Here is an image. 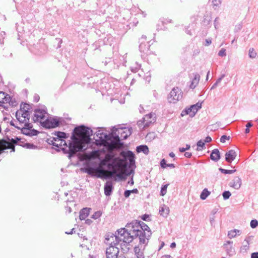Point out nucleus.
I'll return each mask as SVG.
<instances>
[{
    "label": "nucleus",
    "mask_w": 258,
    "mask_h": 258,
    "mask_svg": "<svg viewBox=\"0 0 258 258\" xmlns=\"http://www.w3.org/2000/svg\"><path fill=\"white\" fill-rule=\"evenodd\" d=\"M9 142L6 141L5 139H0V146H5L6 147L9 144Z\"/></svg>",
    "instance_id": "57"
},
{
    "label": "nucleus",
    "mask_w": 258,
    "mask_h": 258,
    "mask_svg": "<svg viewBox=\"0 0 258 258\" xmlns=\"http://www.w3.org/2000/svg\"><path fill=\"white\" fill-rule=\"evenodd\" d=\"M134 251L138 258H141L143 255V253L141 251V249L139 246H136L134 247Z\"/></svg>",
    "instance_id": "37"
},
{
    "label": "nucleus",
    "mask_w": 258,
    "mask_h": 258,
    "mask_svg": "<svg viewBox=\"0 0 258 258\" xmlns=\"http://www.w3.org/2000/svg\"><path fill=\"white\" fill-rule=\"evenodd\" d=\"M94 163L91 165H87L82 170L88 174L93 176L92 171H94L96 172V176L97 178H102L103 175L104 174V170L100 167L93 166Z\"/></svg>",
    "instance_id": "11"
},
{
    "label": "nucleus",
    "mask_w": 258,
    "mask_h": 258,
    "mask_svg": "<svg viewBox=\"0 0 258 258\" xmlns=\"http://www.w3.org/2000/svg\"><path fill=\"white\" fill-rule=\"evenodd\" d=\"M251 258H258V252H254L251 254Z\"/></svg>",
    "instance_id": "64"
},
{
    "label": "nucleus",
    "mask_w": 258,
    "mask_h": 258,
    "mask_svg": "<svg viewBox=\"0 0 258 258\" xmlns=\"http://www.w3.org/2000/svg\"><path fill=\"white\" fill-rule=\"evenodd\" d=\"M205 143L204 142H203L202 140L199 141L197 144V146H198L197 150H198V151L202 150V149H200L199 148L201 147V148H203V147L205 146Z\"/></svg>",
    "instance_id": "49"
},
{
    "label": "nucleus",
    "mask_w": 258,
    "mask_h": 258,
    "mask_svg": "<svg viewBox=\"0 0 258 258\" xmlns=\"http://www.w3.org/2000/svg\"><path fill=\"white\" fill-rule=\"evenodd\" d=\"M131 194L130 190H125L124 192V196L125 198H127Z\"/></svg>",
    "instance_id": "60"
},
{
    "label": "nucleus",
    "mask_w": 258,
    "mask_h": 258,
    "mask_svg": "<svg viewBox=\"0 0 258 258\" xmlns=\"http://www.w3.org/2000/svg\"><path fill=\"white\" fill-rule=\"evenodd\" d=\"M210 192L207 188H204L200 195V198L202 200L206 199V198L210 195Z\"/></svg>",
    "instance_id": "31"
},
{
    "label": "nucleus",
    "mask_w": 258,
    "mask_h": 258,
    "mask_svg": "<svg viewBox=\"0 0 258 258\" xmlns=\"http://www.w3.org/2000/svg\"><path fill=\"white\" fill-rule=\"evenodd\" d=\"M230 139V136H227L226 135H223L221 136V137L220 138V142L221 143H224V142H225L226 140H229Z\"/></svg>",
    "instance_id": "56"
},
{
    "label": "nucleus",
    "mask_w": 258,
    "mask_h": 258,
    "mask_svg": "<svg viewBox=\"0 0 258 258\" xmlns=\"http://www.w3.org/2000/svg\"><path fill=\"white\" fill-rule=\"evenodd\" d=\"M117 160L122 161L119 158L115 157L114 153L111 151L107 153L104 158H99L100 164L106 166L108 168L116 167L117 165L115 164V161Z\"/></svg>",
    "instance_id": "7"
},
{
    "label": "nucleus",
    "mask_w": 258,
    "mask_h": 258,
    "mask_svg": "<svg viewBox=\"0 0 258 258\" xmlns=\"http://www.w3.org/2000/svg\"><path fill=\"white\" fill-rule=\"evenodd\" d=\"M249 246L248 244L243 245L240 248V252L241 253H246L249 249Z\"/></svg>",
    "instance_id": "43"
},
{
    "label": "nucleus",
    "mask_w": 258,
    "mask_h": 258,
    "mask_svg": "<svg viewBox=\"0 0 258 258\" xmlns=\"http://www.w3.org/2000/svg\"><path fill=\"white\" fill-rule=\"evenodd\" d=\"M121 241V239L118 236H115V240L111 241L110 246L106 248V258H117L119 252V248L117 247V245L119 242Z\"/></svg>",
    "instance_id": "6"
},
{
    "label": "nucleus",
    "mask_w": 258,
    "mask_h": 258,
    "mask_svg": "<svg viewBox=\"0 0 258 258\" xmlns=\"http://www.w3.org/2000/svg\"><path fill=\"white\" fill-rule=\"evenodd\" d=\"M31 108V105L27 103H24L23 105L21 104L20 109L24 112H29Z\"/></svg>",
    "instance_id": "33"
},
{
    "label": "nucleus",
    "mask_w": 258,
    "mask_h": 258,
    "mask_svg": "<svg viewBox=\"0 0 258 258\" xmlns=\"http://www.w3.org/2000/svg\"><path fill=\"white\" fill-rule=\"evenodd\" d=\"M115 236H117V235H115L113 233H108L106 235V237H105V240L106 241V242L109 243V241L110 240V239L112 238V239H113V238H115Z\"/></svg>",
    "instance_id": "47"
},
{
    "label": "nucleus",
    "mask_w": 258,
    "mask_h": 258,
    "mask_svg": "<svg viewBox=\"0 0 258 258\" xmlns=\"http://www.w3.org/2000/svg\"><path fill=\"white\" fill-rule=\"evenodd\" d=\"M106 141L103 147L106 149L112 151L115 149H122L124 147V143L121 141V139L117 134L116 132L112 130L108 135L105 136Z\"/></svg>",
    "instance_id": "5"
},
{
    "label": "nucleus",
    "mask_w": 258,
    "mask_h": 258,
    "mask_svg": "<svg viewBox=\"0 0 258 258\" xmlns=\"http://www.w3.org/2000/svg\"><path fill=\"white\" fill-rule=\"evenodd\" d=\"M46 142L48 144L52 145L53 146L57 148V149H60V148H61V144H59V143H56V142L57 141L55 137H52L48 139Z\"/></svg>",
    "instance_id": "27"
},
{
    "label": "nucleus",
    "mask_w": 258,
    "mask_h": 258,
    "mask_svg": "<svg viewBox=\"0 0 258 258\" xmlns=\"http://www.w3.org/2000/svg\"><path fill=\"white\" fill-rule=\"evenodd\" d=\"M39 132L35 129H31L28 133H26L25 135L29 137L37 136Z\"/></svg>",
    "instance_id": "34"
},
{
    "label": "nucleus",
    "mask_w": 258,
    "mask_h": 258,
    "mask_svg": "<svg viewBox=\"0 0 258 258\" xmlns=\"http://www.w3.org/2000/svg\"><path fill=\"white\" fill-rule=\"evenodd\" d=\"M35 114L33 120L34 122H38L39 119H43L46 111L44 109L37 108L34 110Z\"/></svg>",
    "instance_id": "17"
},
{
    "label": "nucleus",
    "mask_w": 258,
    "mask_h": 258,
    "mask_svg": "<svg viewBox=\"0 0 258 258\" xmlns=\"http://www.w3.org/2000/svg\"><path fill=\"white\" fill-rule=\"evenodd\" d=\"M102 215V212L100 211L95 212L93 215H92L91 218L96 220L100 218Z\"/></svg>",
    "instance_id": "42"
},
{
    "label": "nucleus",
    "mask_w": 258,
    "mask_h": 258,
    "mask_svg": "<svg viewBox=\"0 0 258 258\" xmlns=\"http://www.w3.org/2000/svg\"><path fill=\"white\" fill-rule=\"evenodd\" d=\"M221 158L220 153L218 149H214L212 151L210 154V159L215 161L217 162Z\"/></svg>",
    "instance_id": "22"
},
{
    "label": "nucleus",
    "mask_w": 258,
    "mask_h": 258,
    "mask_svg": "<svg viewBox=\"0 0 258 258\" xmlns=\"http://www.w3.org/2000/svg\"><path fill=\"white\" fill-rule=\"evenodd\" d=\"M136 151L138 153L143 152L145 155H148L149 152V148L147 145H142L137 147Z\"/></svg>",
    "instance_id": "26"
},
{
    "label": "nucleus",
    "mask_w": 258,
    "mask_h": 258,
    "mask_svg": "<svg viewBox=\"0 0 258 258\" xmlns=\"http://www.w3.org/2000/svg\"><path fill=\"white\" fill-rule=\"evenodd\" d=\"M182 97V92L178 87H174L168 96V101L170 103H175Z\"/></svg>",
    "instance_id": "10"
},
{
    "label": "nucleus",
    "mask_w": 258,
    "mask_h": 258,
    "mask_svg": "<svg viewBox=\"0 0 258 258\" xmlns=\"http://www.w3.org/2000/svg\"><path fill=\"white\" fill-rule=\"evenodd\" d=\"M11 100H12V98L9 94L0 91V106L3 107V104L10 103Z\"/></svg>",
    "instance_id": "18"
},
{
    "label": "nucleus",
    "mask_w": 258,
    "mask_h": 258,
    "mask_svg": "<svg viewBox=\"0 0 258 258\" xmlns=\"http://www.w3.org/2000/svg\"><path fill=\"white\" fill-rule=\"evenodd\" d=\"M202 108V103L198 102L195 104L190 106V107L185 108L181 113V116H183L185 115L189 114L191 117H194L197 111Z\"/></svg>",
    "instance_id": "12"
},
{
    "label": "nucleus",
    "mask_w": 258,
    "mask_h": 258,
    "mask_svg": "<svg viewBox=\"0 0 258 258\" xmlns=\"http://www.w3.org/2000/svg\"><path fill=\"white\" fill-rule=\"evenodd\" d=\"M21 138L18 137H16L15 138H11V142L13 144L16 145H19V142L21 141Z\"/></svg>",
    "instance_id": "40"
},
{
    "label": "nucleus",
    "mask_w": 258,
    "mask_h": 258,
    "mask_svg": "<svg viewBox=\"0 0 258 258\" xmlns=\"http://www.w3.org/2000/svg\"><path fill=\"white\" fill-rule=\"evenodd\" d=\"M61 118L56 116L48 117L43 122H41L42 126L45 128H54L59 126L61 123Z\"/></svg>",
    "instance_id": "9"
},
{
    "label": "nucleus",
    "mask_w": 258,
    "mask_h": 258,
    "mask_svg": "<svg viewBox=\"0 0 258 258\" xmlns=\"http://www.w3.org/2000/svg\"><path fill=\"white\" fill-rule=\"evenodd\" d=\"M219 170L222 173L227 174H232L236 172V170H227L223 169L221 167L219 168Z\"/></svg>",
    "instance_id": "38"
},
{
    "label": "nucleus",
    "mask_w": 258,
    "mask_h": 258,
    "mask_svg": "<svg viewBox=\"0 0 258 258\" xmlns=\"http://www.w3.org/2000/svg\"><path fill=\"white\" fill-rule=\"evenodd\" d=\"M33 127V125L31 123L27 122H26L24 124V127L23 128V131L30 130Z\"/></svg>",
    "instance_id": "50"
},
{
    "label": "nucleus",
    "mask_w": 258,
    "mask_h": 258,
    "mask_svg": "<svg viewBox=\"0 0 258 258\" xmlns=\"http://www.w3.org/2000/svg\"><path fill=\"white\" fill-rule=\"evenodd\" d=\"M224 247L226 249L227 254L229 256H232L235 253V249L232 245L228 246L227 244H224Z\"/></svg>",
    "instance_id": "29"
},
{
    "label": "nucleus",
    "mask_w": 258,
    "mask_h": 258,
    "mask_svg": "<svg viewBox=\"0 0 258 258\" xmlns=\"http://www.w3.org/2000/svg\"><path fill=\"white\" fill-rule=\"evenodd\" d=\"M150 216H151V215H148V214H145L141 216V219H142V220H143V221H151V219H149Z\"/></svg>",
    "instance_id": "52"
},
{
    "label": "nucleus",
    "mask_w": 258,
    "mask_h": 258,
    "mask_svg": "<svg viewBox=\"0 0 258 258\" xmlns=\"http://www.w3.org/2000/svg\"><path fill=\"white\" fill-rule=\"evenodd\" d=\"M250 227L252 228H255L258 226V221L256 219H253L250 223Z\"/></svg>",
    "instance_id": "48"
},
{
    "label": "nucleus",
    "mask_w": 258,
    "mask_h": 258,
    "mask_svg": "<svg viewBox=\"0 0 258 258\" xmlns=\"http://www.w3.org/2000/svg\"><path fill=\"white\" fill-rule=\"evenodd\" d=\"M242 25L241 24H239L238 25H236L235 26L234 31L235 32H238L242 29Z\"/></svg>",
    "instance_id": "58"
},
{
    "label": "nucleus",
    "mask_w": 258,
    "mask_h": 258,
    "mask_svg": "<svg viewBox=\"0 0 258 258\" xmlns=\"http://www.w3.org/2000/svg\"><path fill=\"white\" fill-rule=\"evenodd\" d=\"M235 233V231L234 230V229L228 231V236L229 238L232 239V238L236 237Z\"/></svg>",
    "instance_id": "51"
},
{
    "label": "nucleus",
    "mask_w": 258,
    "mask_h": 258,
    "mask_svg": "<svg viewBox=\"0 0 258 258\" xmlns=\"http://www.w3.org/2000/svg\"><path fill=\"white\" fill-rule=\"evenodd\" d=\"M156 121L155 114L150 113L145 116L143 118V122L144 123L143 128L149 127L151 124L154 123Z\"/></svg>",
    "instance_id": "15"
},
{
    "label": "nucleus",
    "mask_w": 258,
    "mask_h": 258,
    "mask_svg": "<svg viewBox=\"0 0 258 258\" xmlns=\"http://www.w3.org/2000/svg\"><path fill=\"white\" fill-rule=\"evenodd\" d=\"M211 21V16H208V15L205 16L204 17V19L203 20V24L204 26H208L210 24Z\"/></svg>",
    "instance_id": "35"
},
{
    "label": "nucleus",
    "mask_w": 258,
    "mask_h": 258,
    "mask_svg": "<svg viewBox=\"0 0 258 258\" xmlns=\"http://www.w3.org/2000/svg\"><path fill=\"white\" fill-rule=\"evenodd\" d=\"M150 46L149 42L141 41L139 45V50L141 52L147 53L149 50Z\"/></svg>",
    "instance_id": "23"
},
{
    "label": "nucleus",
    "mask_w": 258,
    "mask_h": 258,
    "mask_svg": "<svg viewBox=\"0 0 258 258\" xmlns=\"http://www.w3.org/2000/svg\"><path fill=\"white\" fill-rule=\"evenodd\" d=\"M160 166L162 168H166L167 167V164L166 163V161L165 159L161 160L160 162Z\"/></svg>",
    "instance_id": "54"
},
{
    "label": "nucleus",
    "mask_w": 258,
    "mask_h": 258,
    "mask_svg": "<svg viewBox=\"0 0 258 258\" xmlns=\"http://www.w3.org/2000/svg\"><path fill=\"white\" fill-rule=\"evenodd\" d=\"M155 137V133L154 132H150L148 133L146 136V139L147 140L152 141Z\"/></svg>",
    "instance_id": "46"
},
{
    "label": "nucleus",
    "mask_w": 258,
    "mask_h": 258,
    "mask_svg": "<svg viewBox=\"0 0 258 258\" xmlns=\"http://www.w3.org/2000/svg\"><path fill=\"white\" fill-rule=\"evenodd\" d=\"M22 116L23 117H24L25 119H27L28 120V121H29L30 119V117L29 112L23 111V112L22 114Z\"/></svg>",
    "instance_id": "53"
},
{
    "label": "nucleus",
    "mask_w": 258,
    "mask_h": 258,
    "mask_svg": "<svg viewBox=\"0 0 258 258\" xmlns=\"http://www.w3.org/2000/svg\"><path fill=\"white\" fill-rule=\"evenodd\" d=\"M79 141L86 144H90L92 142L91 137L94 134V132L90 127L85 125H80L76 126L72 133Z\"/></svg>",
    "instance_id": "4"
},
{
    "label": "nucleus",
    "mask_w": 258,
    "mask_h": 258,
    "mask_svg": "<svg viewBox=\"0 0 258 258\" xmlns=\"http://www.w3.org/2000/svg\"><path fill=\"white\" fill-rule=\"evenodd\" d=\"M231 194L229 191L225 190L222 193V196L224 200H226L228 199L231 196Z\"/></svg>",
    "instance_id": "44"
},
{
    "label": "nucleus",
    "mask_w": 258,
    "mask_h": 258,
    "mask_svg": "<svg viewBox=\"0 0 258 258\" xmlns=\"http://www.w3.org/2000/svg\"><path fill=\"white\" fill-rule=\"evenodd\" d=\"M212 2L214 6H218L221 3V0H212Z\"/></svg>",
    "instance_id": "59"
},
{
    "label": "nucleus",
    "mask_w": 258,
    "mask_h": 258,
    "mask_svg": "<svg viewBox=\"0 0 258 258\" xmlns=\"http://www.w3.org/2000/svg\"><path fill=\"white\" fill-rule=\"evenodd\" d=\"M249 57L252 58H255L256 55V53L253 48H251L249 50L248 52Z\"/></svg>",
    "instance_id": "41"
},
{
    "label": "nucleus",
    "mask_w": 258,
    "mask_h": 258,
    "mask_svg": "<svg viewBox=\"0 0 258 258\" xmlns=\"http://www.w3.org/2000/svg\"><path fill=\"white\" fill-rule=\"evenodd\" d=\"M39 99H40L39 96L37 94H35L34 96L33 101L35 102H37L39 101Z\"/></svg>",
    "instance_id": "63"
},
{
    "label": "nucleus",
    "mask_w": 258,
    "mask_h": 258,
    "mask_svg": "<svg viewBox=\"0 0 258 258\" xmlns=\"http://www.w3.org/2000/svg\"><path fill=\"white\" fill-rule=\"evenodd\" d=\"M6 150L11 149V152H14L15 151V145L13 144L12 143L9 142L7 146L5 147Z\"/></svg>",
    "instance_id": "45"
},
{
    "label": "nucleus",
    "mask_w": 258,
    "mask_h": 258,
    "mask_svg": "<svg viewBox=\"0 0 258 258\" xmlns=\"http://www.w3.org/2000/svg\"><path fill=\"white\" fill-rule=\"evenodd\" d=\"M252 237V236H249L245 238L244 241L246 242V244L249 245V242L251 240V237Z\"/></svg>",
    "instance_id": "62"
},
{
    "label": "nucleus",
    "mask_w": 258,
    "mask_h": 258,
    "mask_svg": "<svg viewBox=\"0 0 258 258\" xmlns=\"http://www.w3.org/2000/svg\"><path fill=\"white\" fill-rule=\"evenodd\" d=\"M112 130L116 132L117 134L118 135V136L120 135V138H122V140H126L132 134V128L131 127L117 128L115 127H113Z\"/></svg>",
    "instance_id": "13"
},
{
    "label": "nucleus",
    "mask_w": 258,
    "mask_h": 258,
    "mask_svg": "<svg viewBox=\"0 0 258 258\" xmlns=\"http://www.w3.org/2000/svg\"><path fill=\"white\" fill-rule=\"evenodd\" d=\"M241 184V179L239 176L234 177L233 179L229 184L230 186L236 189H239Z\"/></svg>",
    "instance_id": "19"
},
{
    "label": "nucleus",
    "mask_w": 258,
    "mask_h": 258,
    "mask_svg": "<svg viewBox=\"0 0 258 258\" xmlns=\"http://www.w3.org/2000/svg\"><path fill=\"white\" fill-rule=\"evenodd\" d=\"M71 141H70L67 147H61L60 149H56L57 152L62 151L64 154H68V157L71 159L78 152H81L85 150L84 148L86 144L82 143L76 138L75 135L72 134L71 137Z\"/></svg>",
    "instance_id": "2"
},
{
    "label": "nucleus",
    "mask_w": 258,
    "mask_h": 258,
    "mask_svg": "<svg viewBox=\"0 0 258 258\" xmlns=\"http://www.w3.org/2000/svg\"><path fill=\"white\" fill-rule=\"evenodd\" d=\"M104 150L103 149L102 150H94L90 152L88 156L91 159H96L100 158L99 157V153L100 152H104Z\"/></svg>",
    "instance_id": "25"
},
{
    "label": "nucleus",
    "mask_w": 258,
    "mask_h": 258,
    "mask_svg": "<svg viewBox=\"0 0 258 258\" xmlns=\"http://www.w3.org/2000/svg\"><path fill=\"white\" fill-rule=\"evenodd\" d=\"M218 55L221 57L225 56L226 55V50L224 48H222L218 52Z\"/></svg>",
    "instance_id": "55"
},
{
    "label": "nucleus",
    "mask_w": 258,
    "mask_h": 258,
    "mask_svg": "<svg viewBox=\"0 0 258 258\" xmlns=\"http://www.w3.org/2000/svg\"><path fill=\"white\" fill-rule=\"evenodd\" d=\"M94 135H95L96 137L98 138V139H95L93 144L96 145L98 147L103 146V145L105 144V142L106 141L105 136L108 135V134L104 133H95Z\"/></svg>",
    "instance_id": "16"
},
{
    "label": "nucleus",
    "mask_w": 258,
    "mask_h": 258,
    "mask_svg": "<svg viewBox=\"0 0 258 258\" xmlns=\"http://www.w3.org/2000/svg\"><path fill=\"white\" fill-rule=\"evenodd\" d=\"M194 78L192 80L191 84L190 85V88L191 89H194L197 84L199 83L200 76L198 73H196L194 74Z\"/></svg>",
    "instance_id": "28"
},
{
    "label": "nucleus",
    "mask_w": 258,
    "mask_h": 258,
    "mask_svg": "<svg viewBox=\"0 0 258 258\" xmlns=\"http://www.w3.org/2000/svg\"><path fill=\"white\" fill-rule=\"evenodd\" d=\"M169 185V184H166L165 185H163L161 187V190H160V196H164L165 195V194L167 192V188L168 186Z\"/></svg>",
    "instance_id": "39"
},
{
    "label": "nucleus",
    "mask_w": 258,
    "mask_h": 258,
    "mask_svg": "<svg viewBox=\"0 0 258 258\" xmlns=\"http://www.w3.org/2000/svg\"><path fill=\"white\" fill-rule=\"evenodd\" d=\"M91 208H84L80 211L79 218L81 220H83L89 215Z\"/></svg>",
    "instance_id": "24"
},
{
    "label": "nucleus",
    "mask_w": 258,
    "mask_h": 258,
    "mask_svg": "<svg viewBox=\"0 0 258 258\" xmlns=\"http://www.w3.org/2000/svg\"><path fill=\"white\" fill-rule=\"evenodd\" d=\"M120 156L122 158L123 160L126 161L128 160V164L125 165L124 167L126 168L125 172H121L117 173L115 171H112L110 173V178L113 179L115 181L126 180L127 176H129L132 173L134 172V170H129L127 167H135V154L133 152L130 150L122 151L120 152Z\"/></svg>",
    "instance_id": "1"
},
{
    "label": "nucleus",
    "mask_w": 258,
    "mask_h": 258,
    "mask_svg": "<svg viewBox=\"0 0 258 258\" xmlns=\"http://www.w3.org/2000/svg\"><path fill=\"white\" fill-rule=\"evenodd\" d=\"M169 209L168 207L165 206L159 209V213L164 217H167L169 214Z\"/></svg>",
    "instance_id": "30"
},
{
    "label": "nucleus",
    "mask_w": 258,
    "mask_h": 258,
    "mask_svg": "<svg viewBox=\"0 0 258 258\" xmlns=\"http://www.w3.org/2000/svg\"><path fill=\"white\" fill-rule=\"evenodd\" d=\"M116 232H117V234L119 235H120L121 236L124 237L125 236H127L126 232L127 230H126L125 228H122L120 229H118L115 232V234H116ZM124 239V237H123V239Z\"/></svg>",
    "instance_id": "36"
},
{
    "label": "nucleus",
    "mask_w": 258,
    "mask_h": 258,
    "mask_svg": "<svg viewBox=\"0 0 258 258\" xmlns=\"http://www.w3.org/2000/svg\"><path fill=\"white\" fill-rule=\"evenodd\" d=\"M113 189L112 183L111 181H107L104 186V194L106 196H109L112 194Z\"/></svg>",
    "instance_id": "21"
},
{
    "label": "nucleus",
    "mask_w": 258,
    "mask_h": 258,
    "mask_svg": "<svg viewBox=\"0 0 258 258\" xmlns=\"http://www.w3.org/2000/svg\"><path fill=\"white\" fill-rule=\"evenodd\" d=\"M20 146L29 149H36L38 148L37 146L30 143H24V145H20Z\"/></svg>",
    "instance_id": "32"
},
{
    "label": "nucleus",
    "mask_w": 258,
    "mask_h": 258,
    "mask_svg": "<svg viewBox=\"0 0 258 258\" xmlns=\"http://www.w3.org/2000/svg\"><path fill=\"white\" fill-rule=\"evenodd\" d=\"M225 156V160L228 163H231L235 159L237 153L234 150H230L226 153Z\"/></svg>",
    "instance_id": "20"
},
{
    "label": "nucleus",
    "mask_w": 258,
    "mask_h": 258,
    "mask_svg": "<svg viewBox=\"0 0 258 258\" xmlns=\"http://www.w3.org/2000/svg\"><path fill=\"white\" fill-rule=\"evenodd\" d=\"M225 74H222L221 76L216 80V83L218 84L221 82V80L225 77Z\"/></svg>",
    "instance_id": "61"
},
{
    "label": "nucleus",
    "mask_w": 258,
    "mask_h": 258,
    "mask_svg": "<svg viewBox=\"0 0 258 258\" xmlns=\"http://www.w3.org/2000/svg\"><path fill=\"white\" fill-rule=\"evenodd\" d=\"M135 221H132L130 223H127L125 227L126 230H127L126 235L127 236H124V239L123 240V242L125 243H130L132 242V241L137 238H138V236H135V233H134V230L138 229V228H134V223Z\"/></svg>",
    "instance_id": "8"
},
{
    "label": "nucleus",
    "mask_w": 258,
    "mask_h": 258,
    "mask_svg": "<svg viewBox=\"0 0 258 258\" xmlns=\"http://www.w3.org/2000/svg\"><path fill=\"white\" fill-rule=\"evenodd\" d=\"M134 228H138V229L134 230L135 236H138L139 243L140 244H147L148 241L151 236L152 232L149 226L144 222L135 220Z\"/></svg>",
    "instance_id": "3"
},
{
    "label": "nucleus",
    "mask_w": 258,
    "mask_h": 258,
    "mask_svg": "<svg viewBox=\"0 0 258 258\" xmlns=\"http://www.w3.org/2000/svg\"><path fill=\"white\" fill-rule=\"evenodd\" d=\"M52 134L56 137L55 138L57 142H60L59 144H61V147L62 146L67 147V144L64 139H66L69 137V135L68 134L62 132L57 131L54 132Z\"/></svg>",
    "instance_id": "14"
}]
</instances>
